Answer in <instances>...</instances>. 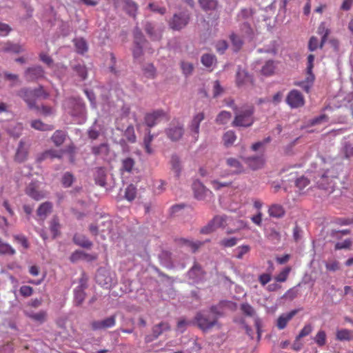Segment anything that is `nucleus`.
Masks as SVG:
<instances>
[{
  "label": "nucleus",
  "instance_id": "774afa93",
  "mask_svg": "<svg viewBox=\"0 0 353 353\" xmlns=\"http://www.w3.org/2000/svg\"><path fill=\"white\" fill-rule=\"evenodd\" d=\"M343 151L346 159H350L353 157V145L350 143H345Z\"/></svg>",
  "mask_w": 353,
  "mask_h": 353
},
{
  "label": "nucleus",
  "instance_id": "bb28decb",
  "mask_svg": "<svg viewBox=\"0 0 353 353\" xmlns=\"http://www.w3.org/2000/svg\"><path fill=\"white\" fill-rule=\"evenodd\" d=\"M268 214L270 216L278 219L284 216L285 210L282 205L279 204H273L270 206Z\"/></svg>",
  "mask_w": 353,
  "mask_h": 353
},
{
  "label": "nucleus",
  "instance_id": "f257e3e1",
  "mask_svg": "<svg viewBox=\"0 0 353 353\" xmlns=\"http://www.w3.org/2000/svg\"><path fill=\"white\" fill-rule=\"evenodd\" d=\"M233 110L235 112V117L232 123V126L248 128L254 123V108L253 106L243 107L240 110L234 106Z\"/></svg>",
  "mask_w": 353,
  "mask_h": 353
},
{
  "label": "nucleus",
  "instance_id": "dca6fc26",
  "mask_svg": "<svg viewBox=\"0 0 353 353\" xmlns=\"http://www.w3.org/2000/svg\"><path fill=\"white\" fill-rule=\"evenodd\" d=\"M0 50L4 52H12L18 54L25 51L23 46L19 43H13L10 41H7L1 44Z\"/></svg>",
  "mask_w": 353,
  "mask_h": 353
},
{
  "label": "nucleus",
  "instance_id": "680f3d73",
  "mask_svg": "<svg viewBox=\"0 0 353 353\" xmlns=\"http://www.w3.org/2000/svg\"><path fill=\"white\" fill-rule=\"evenodd\" d=\"M181 67L183 73L186 76L192 74L193 69H194V66H193L192 63H189V62H185V61H181Z\"/></svg>",
  "mask_w": 353,
  "mask_h": 353
},
{
  "label": "nucleus",
  "instance_id": "72a5a7b5",
  "mask_svg": "<svg viewBox=\"0 0 353 353\" xmlns=\"http://www.w3.org/2000/svg\"><path fill=\"white\" fill-rule=\"evenodd\" d=\"M201 8L205 11L215 10L218 6L217 0H199Z\"/></svg>",
  "mask_w": 353,
  "mask_h": 353
},
{
  "label": "nucleus",
  "instance_id": "a19ab883",
  "mask_svg": "<svg viewBox=\"0 0 353 353\" xmlns=\"http://www.w3.org/2000/svg\"><path fill=\"white\" fill-rule=\"evenodd\" d=\"M230 39L232 42L234 51L237 52L242 48L243 41L239 35L235 33H232L230 35Z\"/></svg>",
  "mask_w": 353,
  "mask_h": 353
},
{
  "label": "nucleus",
  "instance_id": "f03ea898",
  "mask_svg": "<svg viewBox=\"0 0 353 353\" xmlns=\"http://www.w3.org/2000/svg\"><path fill=\"white\" fill-rule=\"evenodd\" d=\"M194 323L203 332L211 330L213 327H221V324L218 321L217 316H212L205 311L197 312L194 316Z\"/></svg>",
  "mask_w": 353,
  "mask_h": 353
},
{
  "label": "nucleus",
  "instance_id": "09e8293b",
  "mask_svg": "<svg viewBox=\"0 0 353 353\" xmlns=\"http://www.w3.org/2000/svg\"><path fill=\"white\" fill-rule=\"evenodd\" d=\"M137 196V188L133 184H130L125 189V198L129 201H133Z\"/></svg>",
  "mask_w": 353,
  "mask_h": 353
},
{
  "label": "nucleus",
  "instance_id": "4d7b16f0",
  "mask_svg": "<svg viewBox=\"0 0 353 353\" xmlns=\"http://www.w3.org/2000/svg\"><path fill=\"white\" fill-rule=\"evenodd\" d=\"M309 184H310V180L303 176H301V177L297 178L295 181V185L300 190L304 189Z\"/></svg>",
  "mask_w": 353,
  "mask_h": 353
},
{
  "label": "nucleus",
  "instance_id": "ddd939ff",
  "mask_svg": "<svg viewBox=\"0 0 353 353\" xmlns=\"http://www.w3.org/2000/svg\"><path fill=\"white\" fill-rule=\"evenodd\" d=\"M17 94L27 103L30 108H34L35 107L36 97L34 94L33 90L22 88L18 92Z\"/></svg>",
  "mask_w": 353,
  "mask_h": 353
},
{
  "label": "nucleus",
  "instance_id": "39448f33",
  "mask_svg": "<svg viewBox=\"0 0 353 353\" xmlns=\"http://www.w3.org/2000/svg\"><path fill=\"white\" fill-rule=\"evenodd\" d=\"M190 19V17L189 14L185 12L174 14L169 25L172 30H180L188 25Z\"/></svg>",
  "mask_w": 353,
  "mask_h": 353
},
{
  "label": "nucleus",
  "instance_id": "58836bf2",
  "mask_svg": "<svg viewBox=\"0 0 353 353\" xmlns=\"http://www.w3.org/2000/svg\"><path fill=\"white\" fill-rule=\"evenodd\" d=\"M170 163L172 170L175 172L176 176L179 177L181 172V164L179 157L177 155H172Z\"/></svg>",
  "mask_w": 353,
  "mask_h": 353
},
{
  "label": "nucleus",
  "instance_id": "a878e982",
  "mask_svg": "<svg viewBox=\"0 0 353 353\" xmlns=\"http://www.w3.org/2000/svg\"><path fill=\"white\" fill-rule=\"evenodd\" d=\"M67 134L66 132L63 130H56L52 136L51 140L57 147L61 146L65 141Z\"/></svg>",
  "mask_w": 353,
  "mask_h": 353
},
{
  "label": "nucleus",
  "instance_id": "5701e85b",
  "mask_svg": "<svg viewBox=\"0 0 353 353\" xmlns=\"http://www.w3.org/2000/svg\"><path fill=\"white\" fill-rule=\"evenodd\" d=\"M86 288V285L83 283V280H81V284L74 290V302L77 305H80L85 298V293L84 290Z\"/></svg>",
  "mask_w": 353,
  "mask_h": 353
},
{
  "label": "nucleus",
  "instance_id": "bf43d9fd",
  "mask_svg": "<svg viewBox=\"0 0 353 353\" xmlns=\"http://www.w3.org/2000/svg\"><path fill=\"white\" fill-rule=\"evenodd\" d=\"M61 157H62V152H59V151L54 150H47V151H46L43 154V159H48V158H50V159H54V158L61 159Z\"/></svg>",
  "mask_w": 353,
  "mask_h": 353
},
{
  "label": "nucleus",
  "instance_id": "423d86ee",
  "mask_svg": "<svg viewBox=\"0 0 353 353\" xmlns=\"http://www.w3.org/2000/svg\"><path fill=\"white\" fill-rule=\"evenodd\" d=\"M192 188L194 197L198 200H204L207 197H211L213 196L212 191L208 189L199 180H196L193 182Z\"/></svg>",
  "mask_w": 353,
  "mask_h": 353
},
{
  "label": "nucleus",
  "instance_id": "3c124183",
  "mask_svg": "<svg viewBox=\"0 0 353 353\" xmlns=\"http://www.w3.org/2000/svg\"><path fill=\"white\" fill-rule=\"evenodd\" d=\"M210 184L215 190H219L223 188H228L232 185L231 181H221L218 179L210 181Z\"/></svg>",
  "mask_w": 353,
  "mask_h": 353
},
{
  "label": "nucleus",
  "instance_id": "2eb2a0df",
  "mask_svg": "<svg viewBox=\"0 0 353 353\" xmlns=\"http://www.w3.org/2000/svg\"><path fill=\"white\" fill-rule=\"evenodd\" d=\"M165 133L170 140L176 141L181 138L183 134V129L179 124H177L176 125H171L170 128L166 129Z\"/></svg>",
  "mask_w": 353,
  "mask_h": 353
},
{
  "label": "nucleus",
  "instance_id": "052dcab7",
  "mask_svg": "<svg viewBox=\"0 0 353 353\" xmlns=\"http://www.w3.org/2000/svg\"><path fill=\"white\" fill-rule=\"evenodd\" d=\"M23 125L21 123H15L12 129L9 128V133L14 137H19L23 131Z\"/></svg>",
  "mask_w": 353,
  "mask_h": 353
},
{
  "label": "nucleus",
  "instance_id": "a18cd8bd",
  "mask_svg": "<svg viewBox=\"0 0 353 353\" xmlns=\"http://www.w3.org/2000/svg\"><path fill=\"white\" fill-rule=\"evenodd\" d=\"M97 176H95L96 183L104 186L105 184V171L103 168H98L96 170Z\"/></svg>",
  "mask_w": 353,
  "mask_h": 353
},
{
  "label": "nucleus",
  "instance_id": "cd10ccee",
  "mask_svg": "<svg viewBox=\"0 0 353 353\" xmlns=\"http://www.w3.org/2000/svg\"><path fill=\"white\" fill-rule=\"evenodd\" d=\"M227 165L232 169L233 174H239L243 171V167L239 160L234 158H228L226 160Z\"/></svg>",
  "mask_w": 353,
  "mask_h": 353
},
{
  "label": "nucleus",
  "instance_id": "79ce46f5",
  "mask_svg": "<svg viewBox=\"0 0 353 353\" xmlns=\"http://www.w3.org/2000/svg\"><path fill=\"white\" fill-rule=\"evenodd\" d=\"M123 136L130 143H134L137 141V136L135 134L134 128L132 125L128 126V128L124 131Z\"/></svg>",
  "mask_w": 353,
  "mask_h": 353
},
{
  "label": "nucleus",
  "instance_id": "6e6d98bb",
  "mask_svg": "<svg viewBox=\"0 0 353 353\" xmlns=\"http://www.w3.org/2000/svg\"><path fill=\"white\" fill-rule=\"evenodd\" d=\"M28 316L35 321L43 323L46 321L47 314L45 311H40L37 313L30 314Z\"/></svg>",
  "mask_w": 353,
  "mask_h": 353
},
{
  "label": "nucleus",
  "instance_id": "603ef678",
  "mask_svg": "<svg viewBox=\"0 0 353 353\" xmlns=\"http://www.w3.org/2000/svg\"><path fill=\"white\" fill-rule=\"evenodd\" d=\"M314 342L319 346L322 347L326 343V333L324 330H319L314 337Z\"/></svg>",
  "mask_w": 353,
  "mask_h": 353
},
{
  "label": "nucleus",
  "instance_id": "338daca9",
  "mask_svg": "<svg viewBox=\"0 0 353 353\" xmlns=\"http://www.w3.org/2000/svg\"><path fill=\"white\" fill-rule=\"evenodd\" d=\"M325 268L328 271L335 272L340 269V265L339 261L332 260L325 263Z\"/></svg>",
  "mask_w": 353,
  "mask_h": 353
},
{
  "label": "nucleus",
  "instance_id": "e433bc0d",
  "mask_svg": "<svg viewBox=\"0 0 353 353\" xmlns=\"http://www.w3.org/2000/svg\"><path fill=\"white\" fill-rule=\"evenodd\" d=\"M232 117V114L230 112L223 110L217 115L215 122L218 125H225L229 122Z\"/></svg>",
  "mask_w": 353,
  "mask_h": 353
},
{
  "label": "nucleus",
  "instance_id": "5fc2aeb1",
  "mask_svg": "<svg viewBox=\"0 0 353 353\" xmlns=\"http://www.w3.org/2000/svg\"><path fill=\"white\" fill-rule=\"evenodd\" d=\"M74 180V177L70 172H65L62 177L61 183L65 188H69L73 183Z\"/></svg>",
  "mask_w": 353,
  "mask_h": 353
},
{
  "label": "nucleus",
  "instance_id": "20e7f679",
  "mask_svg": "<svg viewBox=\"0 0 353 353\" xmlns=\"http://www.w3.org/2000/svg\"><path fill=\"white\" fill-rule=\"evenodd\" d=\"M228 217L225 215L215 216L205 226L201 229V233L208 234L220 228H225Z\"/></svg>",
  "mask_w": 353,
  "mask_h": 353
},
{
  "label": "nucleus",
  "instance_id": "b1692460",
  "mask_svg": "<svg viewBox=\"0 0 353 353\" xmlns=\"http://www.w3.org/2000/svg\"><path fill=\"white\" fill-rule=\"evenodd\" d=\"M205 119V114L203 112H199L195 114L191 121L190 130L194 133L195 135L198 136L199 132L200 123Z\"/></svg>",
  "mask_w": 353,
  "mask_h": 353
},
{
  "label": "nucleus",
  "instance_id": "49530a36",
  "mask_svg": "<svg viewBox=\"0 0 353 353\" xmlns=\"http://www.w3.org/2000/svg\"><path fill=\"white\" fill-rule=\"evenodd\" d=\"M72 68L81 80H85L87 78L88 72L86 67L83 64L78 63L74 65Z\"/></svg>",
  "mask_w": 353,
  "mask_h": 353
},
{
  "label": "nucleus",
  "instance_id": "f704fd0d",
  "mask_svg": "<svg viewBox=\"0 0 353 353\" xmlns=\"http://www.w3.org/2000/svg\"><path fill=\"white\" fill-rule=\"evenodd\" d=\"M92 152L95 156H106L109 152V148L107 143H101L99 145L92 148Z\"/></svg>",
  "mask_w": 353,
  "mask_h": 353
},
{
  "label": "nucleus",
  "instance_id": "1a4fd4ad",
  "mask_svg": "<svg viewBox=\"0 0 353 353\" xmlns=\"http://www.w3.org/2000/svg\"><path fill=\"white\" fill-rule=\"evenodd\" d=\"M45 72L40 65L30 67L25 72V77L28 81H36L44 77Z\"/></svg>",
  "mask_w": 353,
  "mask_h": 353
},
{
  "label": "nucleus",
  "instance_id": "4be33fe9",
  "mask_svg": "<svg viewBox=\"0 0 353 353\" xmlns=\"http://www.w3.org/2000/svg\"><path fill=\"white\" fill-rule=\"evenodd\" d=\"M52 204L49 201L42 203L37 210V216L42 220L44 221L48 214L52 212Z\"/></svg>",
  "mask_w": 353,
  "mask_h": 353
},
{
  "label": "nucleus",
  "instance_id": "473e14b6",
  "mask_svg": "<svg viewBox=\"0 0 353 353\" xmlns=\"http://www.w3.org/2000/svg\"><path fill=\"white\" fill-rule=\"evenodd\" d=\"M236 140V135L233 130H228L223 135V141L225 147L232 146Z\"/></svg>",
  "mask_w": 353,
  "mask_h": 353
},
{
  "label": "nucleus",
  "instance_id": "412c9836",
  "mask_svg": "<svg viewBox=\"0 0 353 353\" xmlns=\"http://www.w3.org/2000/svg\"><path fill=\"white\" fill-rule=\"evenodd\" d=\"M252 83V79L251 77L248 74V73L244 70L241 69L240 68L238 69V71L236 72V85L240 87L243 85H245L248 83Z\"/></svg>",
  "mask_w": 353,
  "mask_h": 353
},
{
  "label": "nucleus",
  "instance_id": "9b49d317",
  "mask_svg": "<svg viewBox=\"0 0 353 353\" xmlns=\"http://www.w3.org/2000/svg\"><path fill=\"white\" fill-rule=\"evenodd\" d=\"M116 323V316H111L102 321H94L91 323L92 330H102L114 326Z\"/></svg>",
  "mask_w": 353,
  "mask_h": 353
},
{
  "label": "nucleus",
  "instance_id": "8fccbe9b",
  "mask_svg": "<svg viewBox=\"0 0 353 353\" xmlns=\"http://www.w3.org/2000/svg\"><path fill=\"white\" fill-rule=\"evenodd\" d=\"M216 61V57L213 54H205L201 57V63L208 68L212 67Z\"/></svg>",
  "mask_w": 353,
  "mask_h": 353
},
{
  "label": "nucleus",
  "instance_id": "13d9d810",
  "mask_svg": "<svg viewBox=\"0 0 353 353\" xmlns=\"http://www.w3.org/2000/svg\"><path fill=\"white\" fill-rule=\"evenodd\" d=\"M312 330L313 327L311 324H305L297 335V339H301V338L308 336L312 333Z\"/></svg>",
  "mask_w": 353,
  "mask_h": 353
},
{
  "label": "nucleus",
  "instance_id": "f3484780",
  "mask_svg": "<svg viewBox=\"0 0 353 353\" xmlns=\"http://www.w3.org/2000/svg\"><path fill=\"white\" fill-rule=\"evenodd\" d=\"M245 163L253 170L263 168L265 160L263 156L250 157L244 159Z\"/></svg>",
  "mask_w": 353,
  "mask_h": 353
},
{
  "label": "nucleus",
  "instance_id": "864d4df0",
  "mask_svg": "<svg viewBox=\"0 0 353 353\" xmlns=\"http://www.w3.org/2000/svg\"><path fill=\"white\" fill-rule=\"evenodd\" d=\"M250 251V247L248 245H244L241 246H239L235 249L236 252V258L239 259H241L243 258L244 255L248 254Z\"/></svg>",
  "mask_w": 353,
  "mask_h": 353
},
{
  "label": "nucleus",
  "instance_id": "c85d7f7f",
  "mask_svg": "<svg viewBox=\"0 0 353 353\" xmlns=\"http://www.w3.org/2000/svg\"><path fill=\"white\" fill-rule=\"evenodd\" d=\"M30 125L32 128L40 131H51L54 128L52 125L45 123L39 119L32 121Z\"/></svg>",
  "mask_w": 353,
  "mask_h": 353
},
{
  "label": "nucleus",
  "instance_id": "37998d69",
  "mask_svg": "<svg viewBox=\"0 0 353 353\" xmlns=\"http://www.w3.org/2000/svg\"><path fill=\"white\" fill-rule=\"evenodd\" d=\"M121 170L127 172H131L134 167L135 161L132 158L128 157L121 161Z\"/></svg>",
  "mask_w": 353,
  "mask_h": 353
},
{
  "label": "nucleus",
  "instance_id": "c03bdc74",
  "mask_svg": "<svg viewBox=\"0 0 353 353\" xmlns=\"http://www.w3.org/2000/svg\"><path fill=\"white\" fill-rule=\"evenodd\" d=\"M144 76L148 79H154L157 75V70L153 64H147L143 68Z\"/></svg>",
  "mask_w": 353,
  "mask_h": 353
},
{
  "label": "nucleus",
  "instance_id": "7c9ffc66",
  "mask_svg": "<svg viewBox=\"0 0 353 353\" xmlns=\"http://www.w3.org/2000/svg\"><path fill=\"white\" fill-rule=\"evenodd\" d=\"M154 137V135L151 134L150 129H148L143 140L145 150L148 154H152L153 152V150L151 148V143L152 142Z\"/></svg>",
  "mask_w": 353,
  "mask_h": 353
},
{
  "label": "nucleus",
  "instance_id": "6ab92c4d",
  "mask_svg": "<svg viewBox=\"0 0 353 353\" xmlns=\"http://www.w3.org/2000/svg\"><path fill=\"white\" fill-rule=\"evenodd\" d=\"M97 258L96 254H90L83 251H75L70 256V261L72 262H76L79 260H84L86 261H92L96 260Z\"/></svg>",
  "mask_w": 353,
  "mask_h": 353
},
{
  "label": "nucleus",
  "instance_id": "0eeeda50",
  "mask_svg": "<svg viewBox=\"0 0 353 353\" xmlns=\"http://www.w3.org/2000/svg\"><path fill=\"white\" fill-rule=\"evenodd\" d=\"M163 119H167L165 112L161 110H154L145 115L144 121L146 125L150 129Z\"/></svg>",
  "mask_w": 353,
  "mask_h": 353
},
{
  "label": "nucleus",
  "instance_id": "aec40b11",
  "mask_svg": "<svg viewBox=\"0 0 353 353\" xmlns=\"http://www.w3.org/2000/svg\"><path fill=\"white\" fill-rule=\"evenodd\" d=\"M28 155V149L25 147V143L23 141H21L19 143V146L17 148L15 156L14 161L18 163L24 162Z\"/></svg>",
  "mask_w": 353,
  "mask_h": 353
},
{
  "label": "nucleus",
  "instance_id": "f8f14e48",
  "mask_svg": "<svg viewBox=\"0 0 353 353\" xmlns=\"http://www.w3.org/2000/svg\"><path fill=\"white\" fill-rule=\"evenodd\" d=\"M26 193L36 201H39L45 196L44 193L39 190L37 182H32L26 188Z\"/></svg>",
  "mask_w": 353,
  "mask_h": 353
},
{
  "label": "nucleus",
  "instance_id": "7ed1b4c3",
  "mask_svg": "<svg viewBox=\"0 0 353 353\" xmlns=\"http://www.w3.org/2000/svg\"><path fill=\"white\" fill-rule=\"evenodd\" d=\"M307 63L306 67V77L304 81H297L294 85L301 88L305 92L308 93L312 88L315 79L314 74L312 72L314 68V55L310 54L307 57Z\"/></svg>",
  "mask_w": 353,
  "mask_h": 353
},
{
  "label": "nucleus",
  "instance_id": "9d476101",
  "mask_svg": "<svg viewBox=\"0 0 353 353\" xmlns=\"http://www.w3.org/2000/svg\"><path fill=\"white\" fill-rule=\"evenodd\" d=\"M170 330V326L167 322H161L160 323L155 325L152 327V336H147L145 337V341L147 343L151 342L154 339H157L163 332Z\"/></svg>",
  "mask_w": 353,
  "mask_h": 353
},
{
  "label": "nucleus",
  "instance_id": "ea45409f",
  "mask_svg": "<svg viewBox=\"0 0 353 353\" xmlns=\"http://www.w3.org/2000/svg\"><path fill=\"white\" fill-rule=\"evenodd\" d=\"M74 46L76 48V50L79 54H83L88 50V45L85 41L82 38L75 39L74 40Z\"/></svg>",
  "mask_w": 353,
  "mask_h": 353
},
{
  "label": "nucleus",
  "instance_id": "2f4dec72",
  "mask_svg": "<svg viewBox=\"0 0 353 353\" xmlns=\"http://www.w3.org/2000/svg\"><path fill=\"white\" fill-rule=\"evenodd\" d=\"M73 241L75 244L85 248H90L92 245V243L81 234H75Z\"/></svg>",
  "mask_w": 353,
  "mask_h": 353
},
{
  "label": "nucleus",
  "instance_id": "4468645a",
  "mask_svg": "<svg viewBox=\"0 0 353 353\" xmlns=\"http://www.w3.org/2000/svg\"><path fill=\"white\" fill-rule=\"evenodd\" d=\"M205 275V272L203 270L200 265L195 263L192 268L188 271V276L190 279L193 282L198 283L201 281Z\"/></svg>",
  "mask_w": 353,
  "mask_h": 353
},
{
  "label": "nucleus",
  "instance_id": "c9c22d12",
  "mask_svg": "<svg viewBox=\"0 0 353 353\" xmlns=\"http://www.w3.org/2000/svg\"><path fill=\"white\" fill-rule=\"evenodd\" d=\"M275 68L274 62L272 60H269L263 65L261 72L264 76H271L274 73Z\"/></svg>",
  "mask_w": 353,
  "mask_h": 353
},
{
  "label": "nucleus",
  "instance_id": "c756f323",
  "mask_svg": "<svg viewBox=\"0 0 353 353\" xmlns=\"http://www.w3.org/2000/svg\"><path fill=\"white\" fill-rule=\"evenodd\" d=\"M336 339L338 341H351L353 339V332L347 329L338 330L336 332Z\"/></svg>",
  "mask_w": 353,
  "mask_h": 353
},
{
  "label": "nucleus",
  "instance_id": "a211bd4d",
  "mask_svg": "<svg viewBox=\"0 0 353 353\" xmlns=\"http://www.w3.org/2000/svg\"><path fill=\"white\" fill-rule=\"evenodd\" d=\"M297 310H293L289 313L283 314L277 319L276 326L279 330H283L288 322L297 314Z\"/></svg>",
  "mask_w": 353,
  "mask_h": 353
},
{
  "label": "nucleus",
  "instance_id": "4c0bfd02",
  "mask_svg": "<svg viewBox=\"0 0 353 353\" xmlns=\"http://www.w3.org/2000/svg\"><path fill=\"white\" fill-rule=\"evenodd\" d=\"M15 250L8 243H5L0 238V255H14Z\"/></svg>",
  "mask_w": 353,
  "mask_h": 353
},
{
  "label": "nucleus",
  "instance_id": "0e129e2a",
  "mask_svg": "<svg viewBox=\"0 0 353 353\" xmlns=\"http://www.w3.org/2000/svg\"><path fill=\"white\" fill-rule=\"evenodd\" d=\"M352 241L350 239H347L343 242H338L335 244L334 248L336 250L342 249H349L352 245Z\"/></svg>",
  "mask_w": 353,
  "mask_h": 353
},
{
  "label": "nucleus",
  "instance_id": "6e6552de",
  "mask_svg": "<svg viewBox=\"0 0 353 353\" xmlns=\"http://www.w3.org/2000/svg\"><path fill=\"white\" fill-rule=\"evenodd\" d=\"M286 102L292 108H297L303 106L305 99L299 90H292L288 93Z\"/></svg>",
  "mask_w": 353,
  "mask_h": 353
},
{
  "label": "nucleus",
  "instance_id": "de8ad7c7",
  "mask_svg": "<svg viewBox=\"0 0 353 353\" xmlns=\"http://www.w3.org/2000/svg\"><path fill=\"white\" fill-rule=\"evenodd\" d=\"M291 268L288 266V267H285V268H283L282 270V271H281L275 277H274V280L276 281V282H280V283H283V282H285L287 281L288 276H289V274L291 272Z\"/></svg>",
  "mask_w": 353,
  "mask_h": 353
},
{
  "label": "nucleus",
  "instance_id": "393cba45",
  "mask_svg": "<svg viewBox=\"0 0 353 353\" xmlns=\"http://www.w3.org/2000/svg\"><path fill=\"white\" fill-rule=\"evenodd\" d=\"M49 228L53 239H55L60 234L61 224L57 216H54L50 220Z\"/></svg>",
  "mask_w": 353,
  "mask_h": 353
},
{
  "label": "nucleus",
  "instance_id": "e2e57ef3",
  "mask_svg": "<svg viewBox=\"0 0 353 353\" xmlns=\"http://www.w3.org/2000/svg\"><path fill=\"white\" fill-rule=\"evenodd\" d=\"M237 243V239L235 237H232L229 239H223L220 242V245L224 248H231L234 246Z\"/></svg>",
  "mask_w": 353,
  "mask_h": 353
},
{
  "label": "nucleus",
  "instance_id": "69168bd1",
  "mask_svg": "<svg viewBox=\"0 0 353 353\" xmlns=\"http://www.w3.org/2000/svg\"><path fill=\"white\" fill-rule=\"evenodd\" d=\"M241 309L243 314L247 316H252L255 314L254 308L248 303H243L241 306Z\"/></svg>",
  "mask_w": 353,
  "mask_h": 353
}]
</instances>
